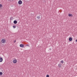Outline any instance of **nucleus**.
I'll return each mask as SVG.
<instances>
[{
  "label": "nucleus",
  "instance_id": "1",
  "mask_svg": "<svg viewBox=\"0 0 77 77\" xmlns=\"http://www.w3.org/2000/svg\"><path fill=\"white\" fill-rule=\"evenodd\" d=\"M2 43H5L6 42V40L5 39H3L2 40Z\"/></svg>",
  "mask_w": 77,
  "mask_h": 77
},
{
  "label": "nucleus",
  "instance_id": "2",
  "mask_svg": "<svg viewBox=\"0 0 77 77\" xmlns=\"http://www.w3.org/2000/svg\"><path fill=\"white\" fill-rule=\"evenodd\" d=\"M13 62L14 63H16L17 62V60L16 59L14 60H13Z\"/></svg>",
  "mask_w": 77,
  "mask_h": 77
},
{
  "label": "nucleus",
  "instance_id": "3",
  "mask_svg": "<svg viewBox=\"0 0 77 77\" xmlns=\"http://www.w3.org/2000/svg\"><path fill=\"white\" fill-rule=\"evenodd\" d=\"M22 1L21 0H20L18 2V3L19 5H21V4H22Z\"/></svg>",
  "mask_w": 77,
  "mask_h": 77
},
{
  "label": "nucleus",
  "instance_id": "4",
  "mask_svg": "<svg viewBox=\"0 0 77 77\" xmlns=\"http://www.w3.org/2000/svg\"><path fill=\"white\" fill-rule=\"evenodd\" d=\"M20 47H22V48H23L24 47V45L23 44H21L20 45Z\"/></svg>",
  "mask_w": 77,
  "mask_h": 77
},
{
  "label": "nucleus",
  "instance_id": "5",
  "mask_svg": "<svg viewBox=\"0 0 77 77\" xmlns=\"http://www.w3.org/2000/svg\"><path fill=\"white\" fill-rule=\"evenodd\" d=\"M69 40L70 41H71L72 40V38L71 37H69Z\"/></svg>",
  "mask_w": 77,
  "mask_h": 77
},
{
  "label": "nucleus",
  "instance_id": "6",
  "mask_svg": "<svg viewBox=\"0 0 77 77\" xmlns=\"http://www.w3.org/2000/svg\"><path fill=\"white\" fill-rule=\"evenodd\" d=\"M3 61V58L2 57H0V62H2Z\"/></svg>",
  "mask_w": 77,
  "mask_h": 77
},
{
  "label": "nucleus",
  "instance_id": "7",
  "mask_svg": "<svg viewBox=\"0 0 77 77\" xmlns=\"http://www.w3.org/2000/svg\"><path fill=\"white\" fill-rule=\"evenodd\" d=\"M14 24H17V21L16 20L14 21Z\"/></svg>",
  "mask_w": 77,
  "mask_h": 77
},
{
  "label": "nucleus",
  "instance_id": "8",
  "mask_svg": "<svg viewBox=\"0 0 77 77\" xmlns=\"http://www.w3.org/2000/svg\"><path fill=\"white\" fill-rule=\"evenodd\" d=\"M68 16L69 17H72L73 15H72V14H69Z\"/></svg>",
  "mask_w": 77,
  "mask_h": 77
},
{
  "label": "nucleus",
  "instance_id": "9",
  "mask_svg": "<svg viewBox=\"0 0 77 77\" xmlns=\"http://www.w3.org/2000/svg\"><path fill=\"white\" fill-rule=\"evenodd\" d=\"M61 65H61V64H58V67H59V68H61Z\"/></svg>",
  "mask_w": 77,
  "mask_h": 77
},
{
  "label": "nucleus",
  "instance_id": "10",
  "mask_svg": "<svg viewBox=\"0 0 77 77\" xmlns=\"http://www.w3.org/2000/svg\"><path fill=\"white\" fill-rule=\"evenodd\" d=\"M3 7V5H2L1 4H0V8H2V7Z\"/></svg>",
  "mask_w": 77,
  "mask_h": 77
},
{
  "label": "nucleus",
  "instance_id": "11",
  "mask_svg": "<svg viewBox=\"0 0 77 77\" xmlns=\"http://www.w3.org/2000/svg\"><path fill=\"white\" fill-rule=\"evenodd\" d=\"M3 73L2 72H0V75H2Z\"/></svg>",
  "mask_w": 77,
  "mask_h": 77
},
{
  "label": "nucleus",
  "instance_id": "12",
  "mask_svg": "<svg viewBox=\"0 0 77 77\" xmlns=\"http://www.w3.org/2000/svg\"><path fill=\"white\" fill-rule=\"evenodd\" d=\"M13 20V17H11L10 18V20Z\"/></svg>",
  "mask_w": 77,
  "mask_h": 77
},
{
  "label": "nucleus",
  "instance_id": "13",
  "mask_svg": "<svg viewBox=\"0 0 77 77\" xmlns=\"http://www.w3.org/2000/svg\"><path fill=\"white\" fill-rule=\"evenodd\" d=\"M60 62H61V63H63V61L62 60Z\"/></svg>",
  "mask_w": 77,
  "mask_h": 77
},
{
  "label": "nucleus",
  "instance_id": "14",
  "mask_svg": "<svg viewBox=\"0 0 77 77\" xmlns=\"http://www.w3.org/2000/svg\"><path fill=\"white\" fill-rule=\"evenodd\" d=\"M37 18L38 19H39L40 18V17L39 16H38L37 17Z\"/></svg>",
  "mask_w": 77,
  "mask_h": 77
},
{
  "label": "nucleus",
  "instance_id": "15",
  "mask_svg": "<svg viewBox=\"0 0 77 77\" xmlns=\"http://www.w3.org/2000/svg\"><path fill=\"white\" fill-rule=\"evenodd\" d=\"M13 27L14 29L16 28V26H13Z\"/></svg>",
  "mask_w": 77,
  "mask_h": 77
},
{
  "label": "nucleus",
  "instance_id": "16",
  "mask_svg": "<svg viewBox=\"0 0 77 77\" xmlns=\"http://www.w3.org/2000/svg\"><path fill=\"white\" fill-rule=\"evenodd\" d=\"M46 77H49V75H46Z\"/></svg>",
  "mask_w": 77,
  "mask_h": 77
},
{
  "label": "nucleus",
  "instance_id": "17",
  "mask_svg": "<svg viewBox=\"0 0 77 77\" xmlns=\"http://www.w3.org/2000/svg\"><path fill=\"white\" fill-rule=\"evenodd\" d=\"M26 46H27L28 47H29L30 46H29V45H26Z\"/></svg>",
  "mask_w": 77,
  "mask_h": 77
},
{
  "label": "nucleus",
  "instance_id": "18",
  "mask_svg": "<svg viewBox=\"0 0 77 77\" xmlns=\"http://www.w3.org/2000/svg\"><path fill=\"white\" fill-rule=\"evenodd\" d=\"M41 46H38V48H41Z\"/></svg>",
  "mask_w": 77,
  "mask_h": 77
},
{
  "label": "nucleus",
  "instance_id": "19",
  "mask_svg": "<svg viewBox=\"0 0 77 77\" xmlns=\"http://www.w3.org/2000/svg\"><path fill=\"white\" fill-rule=\"evenodd\" d=\"M16 42V40H14V43H15Z\"/></svg>",
  "mask_w": 77,
  "mask_h": 77
},
{
  "label": "nucleus",
  "instance_id": "20",
  "mask_svg": "<svg viewBox=\"0 0 77 77\" xmlns=\"http://www.w3.org/2000/svg\"><path fill=\"white\" fill-rule=\"evenodd\" d=\"M75 41H76V42H77V40H76Z\"/></svg>",
  "mask_w": 77,
  "mask_h": 77
}]
</instances>
